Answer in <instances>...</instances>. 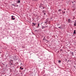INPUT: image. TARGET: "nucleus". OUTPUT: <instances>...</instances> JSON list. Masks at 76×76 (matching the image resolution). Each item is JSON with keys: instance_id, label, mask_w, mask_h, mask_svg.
Segmentation results:
<instances>
[{"instance_id": "f257e3e1", "label": "nucleus", "mask_w": 76, "mask_h": 76, "mask_svg": "<svg viewBox=\"0 0 76 76\" xmlns=\"http://www.w3.org/2000/svg\"><path fill=\"white\" fill-rule=\"evenodd\" d=\"M68 23H72V20H71L70 19H69L68 20Z\"/></svg>"}, {"instance_id": "f03ea898", "label": "nucleus", "mask_w": 76, "mask_h": 76, "mask_svg": "<svg viewBox=\"0 0 76 76\" xmlns=\"http://www.w3.org/2000/svg\"><path fill=\"white\" fill-rule=\"evenodd\" d=\"M11 17H12V20H15V18H14L15 16L12 15V16Z\"/></svg>"}, {"instance_id": "7ed1b4c3", "label": "nucleus", "mask_w": 76, "mask_h": 76, "mask_svg": "<svg viewBox=\"0 0 76 76\" xmlns=\"http://www.w3.org/2000/svg\"><path fill=\"white\" fill-rule=\"evenodd\" d=\"M73 34H76V31L75 30H74V32H73Z\"/></svg>"}, {"instance_id": "20e7f679", "label": "nucleus", "mask_w": 76, "mask_h": 76, "mask_svg": "<svg viewBox=\"0 0 76 76\" xmlns=\"http://www.w3.org/2000/svg\"><path fill=\"white\" fill-rule=\"evenodd\" d=\"M32 24L34 25V26H35V25H36V24H35L34 23H33Z\"/></svg>"}, {"instance_id": "39448f33", "label": "nucleus", "mask_w": 76, "mask_h": 76, "mask_svg": "<svg viewBox=\"0 0 76 76\" xmlns=\"http://www.w3.org/2000/svg\"><path fill=\"white\" fill-rule=\"evenodd\" d=\"M60 11H62V10H58V12H60Z\"/></svg>"}, {"instance_id": "423d86ee", "label": "nucleus", "mask_w": 76, "mask_h": 76, "mask_svg": "<svg viewBox=\"0 0 76 76\" xmlns=\"http://www.w3.org/2000/svg\"><path fill=\"white\" fill-rule=\"evenodd\" d=\"M20 69H21V70H23V68H21V67H20Z\"/></svg>"}, {"instance_id": "0eeeda50", "label": "nucleus", "mask_w": 76, "mask_h": 76, "mask_svg": "<svg viewBox=\"0 0 76 76\" xmlns=\"http://www.w3.org/2000/svg\"><path fill=\"white\" fill-rule=\"evenodd\" d=\"M20 0H19L18 1V3H20Z\"/></svg>"}, {"instance_id": "6e6552de", "label": "nucleus", "mask_w": 76, "mask_h": 76, "mask_svg": "<svg viewBox=\"0 0 76 76\" xmlns=\"http://www.w3.org/2000/svg\"><path fill=\"white\" fill-rule=\"evenodd\" d=\"M42 29H44V28H45V27L44 26H42Z\"/></svg>"}, {"instance_id": "1a4fd4ad", "label": "nucleus", "mask_w": 76, "mask_h": 76, "mask_svg": "<svg viewBox=\"0 0 76 76\" xmlns=\"http://www.w3.org/2000/svg\"><path fill=\"white\" fill-rule=\"evenodd\" d=\"M58 61V63H60L61 62V61H60V60Z\"/></svg>"}, {"instance_id": "9d476101", "label": "nucleus", "mask_w": 76, "mask_h": 76, "mask_svg": "<svg viewBox=\"0 0 76 76\" xmlns=\"http://www.w3.org/2000/svg\"><path fill=\"white\" fill-rule=\"evenodd\" d=\"M38 27H37V28H38V27L39 26V23H38Z\"/></svg>"}, {"instance_id": "9b49d317", "label": "nucleus", "mask_w": 76, "mask_h": 76, "mask_svg": "<svg viewBox=\"0 0 76 76\" xmlns=\"http://www.w3.org/2000/svg\"><path fill=\"white\" fill-rule=\"evenodd\" d=\"M74 26H76V24H74Z\"/></svg>"}, {"instance_id": "f8f14e48", "label": "nucleus", "mask_w": 76, "mask_h": 76, "mask_svg": "<svg viewBox=\"0 0 76 76\" xmlns=\"http://www.w3.org/2000/svg\"><path fill=\"white\" fill-rule=\"evenodd\" d=\"M58 28H60L61 29V27H59Z\"/></svg>"}, {"instance_id": "ddd939ff", "label": "nucleus", "mask_w": 76, "mask_h": 76, "mask_svg": "<svg viewBox=\"0 0 76 76\" xmlns=\"http://www.w3.org/2000/svg\"><path fill=\"white\" fill-rule=\"evenodd\" d=\"M72 55H73V53L72 52Z\"/></svg>"}, {"instance_id": "4468645a", "label": "nucleus", "mask_w": 76, "mask_h": 76, "mask_svg": "<svg viewBox=\"0 0 76 76\" xmlns=\"http://www.w3.org/2000/svg\"><path fill=\"white\" fill-rule=\"evenodd\" d=\"M44 15H45V13H44Z\"/></svg>"}, {"instance_id": "2eb2a0df", "label": "nucleus", "mask_w": 76, "mask_h": 76, "mask_svg": "<svg viewBox=\"0 0 76 76\" xmlns=\"http://www.w3.org/2000/svg\"><path fill=\"white\" fill-rule=\"evenodd\" d=\"M74 24H76V22L75 23H74Z\"/></svg>"}, {"instance_id": "dca6fc26", "label": "nucleus", "mask_w": 76, "mask_h": 76, "mask_svg": "<svg viewBox=\"0 0 76 76\" xmlns=\"http://www.w3.org/2000/svg\"><path fill=\"white\" fill-rule=\"evenodd\" d=\"M45 27H47V26H45Z\"/></svg>"}, {"instance_id": "f3484780", "label": "nucleus", "mask_w": 76, "mask_h": 76, "mask_svg": "<svg viewBox=\"0 0 76 76\" xmlns=\"http://www.w3.org/2000/svg\"><path fill=\"white\" fill-rule=\"evenodd\" d=\"M44 38L43 39V40H44Z\"/></svg>"}, {"instance_id": "a211bd4d", "label": "nucleus", "mask_w": 76, "mask_h": 76, "mask_svg": "<svg viewBox=\"0 0 76 76\" xmlns=\"http://www.w3.org/2000/svg\"><path fill=\"white\" fill-rule=\"evenodd\" d=\"M72 3H73V2H72Z\"/></svg>"}, {"instance_id": "6ab92c4d", "label": "nucleus", "mask_w": 76, "mask_h": 76, "mask_svg": "<svg viewBox=\"0 0 76 76\" xmlns=\"http://www.w3.org/2000/svg\"><path fill=\"white\" fill-rule=\"evenodd\" d=\"M65 12H64V13H65Z\"/></svg>"}]
</instances>
